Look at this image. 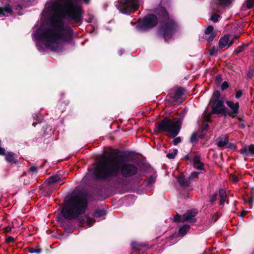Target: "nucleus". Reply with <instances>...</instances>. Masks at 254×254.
I'll return each mask as SVG.
<instances>
[{"mask_svg": "<svg viewBox=\"0 0 254 254\" xmlns=\"http://www.w3.org/2000/svg\"><path fill=\"white\" fill-rule=\"evenodd\" d=\"M81 11V6L74 4L73 0H56L50 6L48 27L38 29L34 34L35 39L52 51H62L64 42L70 40L73 34L64 19L66 18L73 23H80Z\"/></svg>", "mask_w": 254, "mask_h": 254, "instance_id": "f257e3e1", "label": "nucleus"}, {"mask_svg": "<svg viewBox=\"0 0 254 254\" xmlns=\"http://www.w3.org/2000/svg\"><path fill=\"white\" fill-rule=\"evenodd\" d=\"M138 171L134 164L125 163L119 151L116 150L103 155L94 164L93 175L96 179L104 180L116 177L120 172L125 177H130Z\"/></svg>", "mask_w": 254, "mask_h": 254, "instance_id": "f03ea898", "label": "nucleus"}, {"mask_svg": "<svg viewBox=\"0 0 254 254\" xmlns=\"http://www.w3.org/2000/svg\"><path fill=\"white\" fill-rule=\"evenodd\" d=\"M87 206V201L84 197L73 195L65 201L61 213L65 219L72 220L83 213Z\"/></svg>", "mask_w": 254, "mask_h": 254, "instance_id": "7ed1b4c3", "label": "nucleus"}, {"mask_svg": "<svg viewBox=\"0 0 254 254\" xmlns=\"http://www.w3.org/2000/svg\"><path fill=\"white\" fill-rule=\"evenodd\" d=\"M155 12L163 19L159 28V33L163 36L165 40H167L177 30L178 25L172 18L170 17L163 7H160L156 9Z\"/></svg>", "mask_w": 254, "mask_h": 254, "instance_id": "20e7f679", "label": "nucleus"}, {"mask_svg": "<svg viewBox=\"0 0 254 254\" xmlns=\"http://www.w3.org/2000/svg\"><path fill=\"white\" fill-rule=\"evenodd\" d=\"M181 122L174 121L168 118H164L157 126L158 129L166 132L173 137L176 136L181 129Z\"/></svg>", "mask_w": 254, "mask_h": 254, "instance_id": "39448f33", "label": "nucleus"}, {"mask_svg": "<svg viewBox=\"0 0 254 254\" xmlns=\"http://www.w3.org/2000/svg\"><path fill=\"white\" fill-rule=\"evenodd\" d=\"M140 1V0H119L116 6L122 13L130 14L138 9Z\"/></svg>", "mask_w": 254, "mask_h": 254, "instance_id": "423d86ee", "label": "nucleus"}, {"mask_svg": "<svg viewBox=\"0 0 254 254\" xmlns=\"http://www.w3.org/2000/svg\"><path fill=\"white\" fill-rule=\"evenodd\" d=\"M228 109L224 105L223 100L214 101L212 105V110L210 113H205L203 116V121L207 123L210 121L211 115L213 114H226Z\"/></svg>", "mask_w": 254, "mask_h": 254, "instance_id": "0eeeda50", "label": "nucleus"}, {"mask_svg": "<svg viewBox=\"0 0 254 254\" xmlns=\"http://www.w3.org/2000/svg\"><path fill=\"white\" fill-rule=\"evenodd\" d=\"M157 18L153 14L146 16L142 21V27L143 28H150L154 27L157 24Z\"/></svg>", "mask_w": 254, "mask_h": 254, "instance_id": "6e6552de", "label": "nucleus"}, {"mask_svg": "<svg viewBox=\"0 0 254 254\" xmlns=\"http://www.w3.org/2000/svg\"><path fill=\"white\" fill-rule=\"evenodd\" d=\"M197 211L196 209H191L187 211L186 213H185L184 215H182L181 222H195L196 219L194 217L197 214Z\"/></svg>", "mask_w": 254, "mask_h": 254, "instance_id": "1a4fd4ad", "label": "nucleus"}, {"mask_svg": "<svg viewBox=\"0 0 254 254\" xmlns=\"http://www.w3.org/2000/svg\"><path fill=\"white\" fill-rule=\"evenodd\" d=\"M226 104L231 109V111L227 113L230 116L233 118L235 117L239 113V103L238 102L234 103L232 101H227Z\"/></svg>", "mask_w": 254, "mask_h": 254, "instance_id": "9d476101", "label": "nucleus"}, {"mask_svg": "<svg viewBox=\"0 0 254 254\" xmlns=\"http://www.w3.org/2000/svg\"><path fill=\"white\" fill-rule=\"evenodd\" d=\"M216 144L219 147L230 148L234 145L233 144L229 143L228 137L226 135H221L217 138Z\"/></svg>", "mask_w": 254, "mask_h": 254, "instance_id": "9b49d317", "label": "nucleus"}, {"mask_svg": "<svg viewBox=\"0 0 254 254\" xmlns=\"http://www.w3.org/2000/svg\"><path fill=\"white\" fill-rule=\"evenodd\" d=\"M233 44V39L231 35H225L221 38L219 41L220 48L222 49L226 46L230 47Z\"/></svg>", "mask_w": 254, "mask_h": 254, "instance_id": "f8f14e48", "label": "nucleus"}, {"mask_svg": "<svg viewBox=\"0 0 254 254\" xmlns=\"http://www.w3.org/2000/svg\"><path fill=\"white\" fill-rule=\"evenodd\" d=\"M240 152L244 156L254 155V145H245L240 150Z\"/></svg>", "mask_w": 254, "mask_h": 254, "instance_id": "ddd939ff", "label": "nucleus"}, {"mask_svg": "<svg viewBox=\"0 0 254 254\" xmlns=\"http://www.w3.org/2000/svg\"><path fill=\"white\" fill-rule=\"evenodd\" d=\"M184 90L182 88H177L173 97H169L168 98V100L170 102L177 101H178L181 97L184 94Z\"/></svg>", "mask_w": 254, "mask_h": 254, "instance_id": "4468645a", "label": "nucleus"}, {"mask_svg": "<svg viewBox=\"0 0 254 254\" xmlns=\"http://www.w3.org/2000/svg\"><path fill=\"white\" fill-rule=\"evenodd\" d=\"M5 158L6 161L11 164H16L18 163V160L15 157L13 153L8 152L5 154Z\"/></svg>", "mask_w": 254, "mask_h": 254, "instance_id": "2eb2a0df", "label": "nucleus"}, {"mask_svg": "<svg viewBox=\"0 0 254 254\" xmlns=\"http://www.w3.org/2000/svg\"><path fill=\"white\" fill-rule=\"evenodd\" d=\"M177 180L180 185L184 188L189 186V185L190 183L189 179L188 178H185L183 175H180L179 176Z\"/></svg>", "mask_w": 254, "mask_h": 254, "instance_id": "dca6fc26", "label": "nucleus"}, {"mask_svg": "<svg viewBox=\"0 0 254 254\" xmlns=\"http://www.w3.org/2000/svg\"><path fill=\"white\" fill-rule=\"evenodd\" d=\"M193 165L195 168L201 170L203 169L204 164L200 160V157L198 156H195L193 159Z\"/></svg>", "mask_w": 254, "mask_h": 254, "instance_id": "f3484780", "label": "nucleus"}, {"mask_svg": "<svg viewBox=\"0 0 254 254\" xmlns=\"http://www.w3.org/2000/svg\"><path fill=\"white\" fill-rule=\"evenodd\" d=\"M179 227L178 234L179 236L181 237L185 236L190 229V226L189 225L186 224L182 226H180Z\"/></svg>", "mask_w": 254, "mask_h": 254, "instance_id": "a211bd4d", "label": "nucleus"}, {"mask_svg": "<svg viewBox=\"0 0 254 254\" xmlns=\"http://www.w3.org/2000/svg\"><path fill=\"white\" fill-rule=\"evenodd\" d=\"M219 196L220 197V204L224 205L227 197L226 191L223 189L219 190Z\"/></svg>", "mask_w": 254, "mask_h": 254, "instance_id": "6ab92c4d", "label": "nucleus"}, {"mask_svg": "<svg viewBox=\"0 0 254 254\" xmlns=\"http://www.w3.org/2000/svg\"><path fill=\"white\" fill-rule=\"evenodd\" d=\"M61 180V177L58 175L53 176L50 177L48 180V183L50 184H52L56 182H60Z\"/></svg>", "mask_w": 254, "mask_h": 254, "instance_id": "aec40b11", "label": "nucleus"}, {"mask_svg": "<svg viewBox=\"0 0 254 254\" xmlns=\"http://www.w3.org/2000/svg\"><path fill=\"white\" fill-rule=\"evenodd\" d=\"M106 215V212L104 210H97L95 211V212L94 213V217L95 218H100L102 216H104Z\"/></svg>", "mask_w": 254, "mask_h": 254, "instance_id": "412c9836", "label": "nucleus"}, {"mask_svg": "<svg viewBox=\"0 0 254 254\" xmlns=\"http://www.w3.org/2000/svg\"><path fill=\"white\" fill-rule=\"evenodd\" d=\"M6 12L7 13H11L12 12V9L9 6H5L4 8L0 7V14L1 15H4Z\"/></svg>", "mask_w": 254, "mask_h": 254, "instance_id": "4be33fe9", "label": "nucleus"}, {"mask_svg": "<svg viewBox=\"0 0 254 254\" xmlns=\"http://www.w3.org/2000/svg\"><path fill=\"white\" fill-rule=\"evenodd\" d=\"M232 0H212L217 5H227L230 4Z\"/></svg>", "mask_w": 254, "mask_h": 254, "instance_id": "5701e85b", "label": "nucleus"}, {"mask_svg": "<svg viewBox=\"0 0 254 254\" xmlns=\"http://www.w3.org/2000/svg\"><path fill=\"white\" fill-rule=\"evenodd\" d=\"M132 249L135 251H139L140 247H145L146 245L142 243H138L137 242H132L131 244Z\"/></svg>", "mask_w": 254, "mask_h": 254, "instance_id": "b1692460", "label": "nucleus"}, {"mask_svg": "<svg viewBox=\"0 0 254 254\" xmlns=\"http://www.w3.org/2000/svg\"><path fill=\"white\" fill-rule=\"evenodd\" d=\"M216 34L215 32L209 34V35H205V39L208 41H212L215 37H216Z\"/></svg>", "mask_w": 254, "mask_h": 254, "instance_id": "393cba45", "label": "nucleus"}, {"mask_svg": "<svg viewBox=\"0 0 254 254\" xmlns=\"http://www.w3.org/2000/svg\"><path fill=\"white\" fill-rule=\"evenodd\" d=\"M245 4L247 8H251L254 6V0H247Z\"/></svg>", "mask_w": 254, "mask_h": 254, "instance_id": "a878e982", "label": "nucleus"}, {"mask_svg": "<svg viewBox=\"0 0 254 254\" xmlns=\"http://www.w3.org/2000/svg\"><path fill=\"white\" fill-rule=\"evenodd\" d=\"M199 174V173L196 172H193L190 174V176L188 178V179H189L190 183L192 181V180L194 178H196L197 177Z\"/></svg>", "mask_w": 254, "mask_h": 254, "instance_id": "bb28decb", "label": "nucleus"}, {"mask_svg": "<svg viewBox=\"0 0 254 254\" xmlns=\"http://www.w3.org/2000/svg\"><path fill=\"white\" fill-rule=\"evenodd\" d=\"M213 97L214 99V101L223 100L222 99H220V93L218 91H215L214 92L213 94Z\"/></svg>", "mask_w": 254, "mask_h": 254, "instance_id": "cd10ccee", "label": "nucleus"}, {"mask_svg": "<svg viewBox=\"0 0 254 254\" xmlns=\"http://www.w3.org/2000/svg\"><path fill=\"white\" fill-rule=\"evenodd\" d=\"M178 152L177 149L173 150L171 153H169L167 154L166 156L169 159H173L175 157Z\"/></svg>", "mask_w": 254, "mask_h": 254, "instance_id": "c85d7f7f", "label": "nucleus"}, {"mask_svg": "<svg viewBox=\"0 0 254 254\" xmlns=\"http://www.w3.org/2000/svg\"><path fill=\"white\" fill-rule=\"evenodd\" d=\"M213 27L212 26H208L204 31L205 35H209V34L214 33L213 32Z\"/></svg>", "mask_w": 254, "mask_h": 254, "instance_id": "c756f323", "label": "nucleus"}, {"mask_svg": "<svg viewBox=\"0 0 254 254\" xmlns=\"http://www.w3.org/2000/svg\"><path fill=\"white\" fill-rule=\"evenodd\" d=\"M28 252L30 253H36L40 254L41 252V250L39 249H35L34 248H29L28 249Z\"/></svg>", "mask_w": 254, "mask_h": 254, "instance_id": "7c9ffc66", "label": "nucleus"}, {"mask_svg": "<svg viewBox=\"0 0 254 254\" xmlns=\"http://www.w3.org/2000/svg\"><path fill=\"white\" fill-rule=\"evenodd\" d=\"M220 15L217 14H213L211 16V20L214 22H216L218 21Z\"/></svg>", "mask_w": 254, "mask_h": 254, "instance_id": "2f4dec72", "label": "nucleus"}, {"mask_svg": "<svg viewBox=\"0 0 254 254\" xmlns=\"http://www.w3.org/2000/svg\"><path fill=\"white\" fill-rule=\"evenodd\" d=\"M218 49H216L214 46L209 50V55L211 56L216 55L217 53Z\"/></svg>", "mask_w": 254, "mask_h": 254, "instance_id": "473e14b6", "label": "nucleus"}, {"mask_svg": "<svg viewBox=\"0 0 254 254\" xmlns=\"http://www.w3.org/2000/svg\"><path fill=\"white\" fill-rule=\"evenodd\" d=\"M86 222L89 226H91L94 223V220L93 218L88 217L86 218Z\"/></svg>", "mask_w": 254, "mask_h": 254, "instance_id": "72a5a7b5", "label": "nucleus"}, {"mask_svg": "<svg viewBox=\"0 0 254 254\" xmlns=\"http://www.w3.org/2000/svg\"><path fill=\"white\" fill-rule=\"evenodd\" d=\"M230 179L233 182H237L239 181V178L237 176L233 174L230 175Z\"/></svg>", "mask_w": 254, "mask_h": 254, "instance_id": "f704fd0d", "label": "nucleus"}, {"mask_svg": "<svg viewBox=\"0 0 254 254\" xmlns=\"http://www.w3.org/2000/svg\"><path fill=\"white\" fill-rule=\"evenodd\" d=\"M229 87L228 83L227 81H224L221 85V90H224L227 89Z\"/></svg>", "mask_w": 254, "mask_h": 254, "instance_id": "c9c22d12", "label": "nucleus"}, {"mask_svg": "<svg viewBox=\"0 0 254 254\" xmlns=\"http://www.w3.org/2000/svg\"><path fill=\"white\" fill-rule=\"evenodd\" d=\"M182 218V216H181L179 214H177L174 217V221L177 222H181Z\"/></svg>", "mask_w": 254, "mask_h": 254, "instance_id": "e433bc0d", "label": "nucleus"}, {"mask_svg": "<svg viewBox=\"0 0 254 254\" xmlns=\"http://www.w3.org/2000/svg\"><path fill=\"white\" fill-rule=\"evenodd\" d=\"M155 181V179L154 177L151 176L147 179V182L149 184L154 183Z\"/></svg>", "mask_w": 254, "mask_h": 254, "instance_id": "4c0bfd02", "label": "nucleus"}, {"mask_svg": "<svg viewBox=\"0 0 254 254\" xmlns=\"http://www.w3.org/2000/svg\"><path fill=\"white\" fill-rule=\"evenodd\" d=\"M197 139V134L195 133H193L190 138V141L191 142H193L196 140Z\"/></svg>", "mask_w": 254, "mask_h": 254, "instance_id": "58836bf2", "label": "nucleus"}, {"mask_svg": "<svg viewBox=\"0 0 254 254\" xmlns=\"http://www.w3.org/2000/svg\"><path fill=\"white\" fill-rule=\"evenodd\" d=\"M244 46H242L239 47L237 50H235V53L236 55L239 54L241 52H242L243 49L244 48Z\"/></svg>", "mask_w": 254, "mask_h": 254, "instance_id": "ea45409f", "label": "nucleus"}, {"mask_svg": "<svg viewBox=\"0 0 254 254\" xmlns=\"http://www.w3.org/2000/svg\"><path fill=\"white\" fill-rule=\"evenodd\" d=\"M181 141V139L180 137H178L175 138L173 140V143L174 145H176L178 143H179Z\"/></svg>", "mask_w": 254, "mask_h": 254, "instance_id": "a19ab883", "label": "nucleus"}, {"mask_svg": "<svg viewBox=\"0 0 254 254\" xmlns=\"http://www.w3.org/2000/svg\"><path fill=\"white\" fill-rule=\"evenodd\" d=\"M12 227L10 226H7L3 228V231L4 233H7L11 230Z\"/></svg>", "mask_w": 254, "mask_h": 254, "instance_id": "79ce46f5", "label": "nucleus"}, {"mask_svg": "<svg viewBox=\"0 0 254 254\" xmlns=\"http://www.w3.org/2000/svg\"><path fill=\"white\" fill-rule=\"evenodd\" d=\"M216 197H217V194L216 193L213 194L210 199V202L212 203L214 201H215L216 199Z\"/></svg>", "mask_w": 254, "mask_h": 254, "instance_id": "37998d69", "label": "nucleus"}, {"mask_svg": "<svg viewBox=\"0 0 254 254\" xmlns=\"http://www.w3.org/2000/svg\"><path fill=\"white\" fill-rule=\"evenodd\" d=\"M254 74V70H249L248 74H247V75L248 76V77L249 78H251Z\"/></svg>", "mask_w": 254, "mask_h": 254, "instance_id": "c03bdc74", "label": "nucleus"}, {"mask_svg": "<svg viewBox=\"0 0 254 254\" xmlns=\"http://www.w3.org/2000/svg\"><path fill=\"white\" fill-rule=\"evenodd\" d=\"M242 95V92L241 91H238L236 92V97L237 99L240 98Z\"/></svg>", "mask_w": 254, "mask_h": 254, "instance_id": "a18cd8bd", "label": "nucleus"}, {"mask_svg": "<svg viewBox=\"0 0 254 254\" xmlns=\"http://www.w3.org/2000/svg\"><path fill=\"white\" fill-rule=\"evenodd\" d=\"M37 168L35 166H32L29 168V171L31 172L35 173L37 171Z\"/></svg>", "mask_w": 254, "mask_h": 254, "instance_id": "49530a36", "label": "nucleus"}, {"mask_svg": "<svg viewBox=\"0 0 254 254\" xmlns=\"http://www.w3.org/2000/svg\"><path fill=\"white\" fill-rule=\"evenodd\" d=\"M6 241L8 243L13 242L14 241V239L12 237H8L6 239Z\"/></svg>", "mask_w": 254, "mask_h": 254, "instance_id": "de8ad7c7", "label": "nucleus"}, {"mask_svg": "<svg viewBox=\"0 0 254 254\" xmlns=\"http://www.w3.org/2000/svg\"><path fill=\"white\" fill-rule=\"evenodd\" d=\"M6 153H5V150L3 148L0 147V155H4Z\"/></svg>", "mask_w": 254, "mask_h": 254, "instance_id": "09e8293b", "label": "nucleus"}, {"mask_svg": "<svg viewBox=\"0 0 254 254\" xmlns=\"http://www.w3.org/2000/svg\"><path fill=\"white\" fill-rule=\"evenodd\" d=\"M238 38V36H234V37H232L231 36V39H233V42H234V40H236Z\"/></svg>", "mask_w": 254, "mask_h": 254, "instance_id": "8fccbe9b", "label": "nucleus"}, {"mask_svg": "<svg viewBox=\"0 0 254 254\" xmlns=\"http://www.w3.org/2000/svg\"><path fill=\"white\" fill-rule=\"evenodd\" d=\"M83 1L86 3V4H88L90 2V0H83Z\"/></svg>", "mask_w": 254, "mask_h": 254, "instance_id": "3c124183", "label": "nucleus"}, {"mask_svg": "<svg viewBox=\"0 0 254 254\" xmlns=\"http://www.w3.org/2000/svg\"><path fill=\"white\" fill-rule=\"evenodd\" d=\"M208 126L207 124H206V125H204V129H207V127H208Z\"/></svg>", "mask_w": 254, "mask_h": 254, "instance_id": "603ef678", "label": "nucleus"}, {"mask_svg": "<svg viewBox=\"0 0 254 254\" xmlns=\"http://www.w3.org/2000/svg\"><path fill=\"white\" fill-rule=\"evenodd\" d=\"M202 254H208L206 253H203Z\"/></svg>", "mask_w": 254, "mask_h": 254, "instance_id": "864d4df0", "label": "nucleus"}]
</instances>
